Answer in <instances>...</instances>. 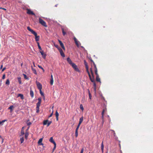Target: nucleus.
I'll use <instances>...</instances> for the list:
<instances>
[{"mask_svg":"<svg viewBox=\"0 0 153 153\" xmlns=\"http://www.w3.org/2000/svg\"><path fill=\"white\" fill-rule=\"evenodd\" d=\"M39 91H40V94H41V95L42 96H44V94L43 93L42 91V89L40 90Z\"/></svg>","mask_w":153,"mask_h":153,"instance_id":"obj_38","label":"nucleus"},{"mask_svg":"<svg viewBox=\"0 0 153 153\" xmlns=\"http://www.w3.org/2000/svg\"><path fill=\"white\" fill-rule=\"evenodd\" d=\"M84 63L85 64V65L86 68L87 70L88 71V74L89 75V77L91 81L94 83V89L95 91V93H96V83L94 81V79L93 78V72L91 70V74L92 75V77L89 73V72L88 71V64L87 63L86 61L85 60H84Z\"/></svg>","mask_w":153,"mask_h":153,"instance_id":"obj_1","label":"nucleus"},{"mask_svg":"<svg viewBox=\"0 0 153 153\" xmlns=\"http://www.w3.org/2000/svg\"><path fill=\"white\" fill-rule=\"evenodd\" d=\"M53 114V112H52V113L49 116V117H51L52 116Z\"/></svg>","mask_w":153,"mask_h":153,"instance_id":"obj_51","label":"nucleus"},{"mask_svg":"<svg viewBox=\"0 0 153 153\" xmlns=\"http://www.w3.org/2000/svg\"><path fill=\"white\" fill-rule=\"evenodd\" d=\"M26 10H27V14L29 15H32L34 16H36L35 14L30 10L29 9H26Z\"/></svg>","mask_w":153,"mask_h":153,"instance_id":"obj_4","label":"nucleus"},{"mask_svg":"<svg viewBox=\"0 0 153 153\" xmlns=\"http://www.w3.org/2000/svg\"><path fill=\"white\" fill-rule=\"evenodd\" d=\"M56 116V119L57 120H58V116H59V113L57 112V111H56L55 113Z\"/></svg>","mask_w":153,"mask_h":153,"instance_id":"obj_22","label":"nucleus"},{"mask_svg":"<svg viewBox=\"0 0 153 153\" xmlns=\"http://www.w3.org/2000/svg\"><path fill=\"white\" fill-rule=\"evenodd\" d=\"M80 124H78L75 130V135L76 137H77L78 136V130L80 126Z\"/></svg>","mask_w":153,"mask_h":153,"instance_id":"obj_7","label":"nucleus"},{"mask_svg":"<svg viewBox=\"0 0 153 153\" xmlns=\"http://www.w3.org/2000/svg\"><path fill=\"white\" fill-rule=\"evenodd\" d=\"M53 79H51L50 84L52 85L53 83Z\"/></svg>","mask_w":153,"mask_h":153,"instance_id":"obj_44","label":"nucleus"},{"mask_svg":"<svg viewBox=\"0 0 153 153\" xmlns=\"http://www.w3.org/2000/svg\"><path fill=\"white\" fill-rule=\"evenodd\" d=\"M38 102L36 104V106H40V104L41 103L42 98L41 97H39L38 98Z\"/></svg>","mask_w":153,"mask_h":153,"instance_id":"obj_12","label":"nucleus"},{"mask_svg":"<svg viewBox=\"0 0 153 153\" xmlns=\"http://www.w3.org/2000/svg\"><path fill=\"white\" fill-rule=\"evenodd\" d=\"M17 97H20L21 98L22 100H23L24 99L23 95L22 94H18Z\"/></svg>","mask_w":153,"mask_h":153,"instance_id":"obj_19","label":"nucleus"},{"mask_svg":"<svg viewBox=\"0 0 153 153\" xmlns=\"http://www.w3.org/2000/svg\"><path fill=\"white\" fill-rule=\"evenodd\" d=\"M38 66L39 68H41V69H42L43 72H44L45 71L44 69L40 65H38Z\"/></svg>","mask_w":153,"mask_h":153,"instance_id":"obj_37","label":"nucleus"},{"mask_svg":"<svg viewBox=\"0 0 153 153\" xmlns=\"http://www.w3.org/2000/svg\"><path fill=\"white\" fill-rule=\"evenodd\" d=\"M36 83L37 85V86L38 89L39 90L42 89V85L41 84V83L39 82H37V81H36Z\"/></svg>","mask_w":153,"mask_h":153,"instance_id":"obj_5","label":"nucleus"},{"mask_svg":"<svg viewBox=\"0 0 153 153\" xmlns=\"http://www.w3.org/2000/svg\"><path fill=\"white\" fill-rule=\"evenodd\" d=\"M80 109L83 111L84 110V108L83 107V106L82 104H81L80 105Z\"/></svg>","mask_w":153,"mask_h":153,"instance_id":"obj_39","label":"nucleus"},{"mask_svg":"<svg viewBox=\"0 0 153 153\" xmlns=\"http://www.w3.org/2000/svg\"><path fill=\"white\" fill-rule=\"evenodd\" d=\"M74 39L76 45L78 47H79V42L77 40V39L75 37H74Z\"/></svg>","mask_w":153,"mask_h":153,"instance_id":"obj_11","label":"nucleus"},{"mask_svg":"<svg viewBox=\"0 0 153 153\" xmlns=\"http://www.w3.org/2000/svg\"><path fill=\"white\" fill-rule=\"evenodd\" d=\"M49 141L51 143H53V144L56 143L54 141L52 137L50 138L49 140Z\"/></svg>","mask_w":153,"mask_h":153,"instance_id":"obj_18","label":"nucleus"},{"mask_svg":"<svg viewBox=\"0 0 153 153\" xmlns=\"http://www.w3.org/2000/svg\"><path fill=\"white\" fill-rule=\"evenodd\" d=\"M71 65L75 71L79 72V70L78 68L77 65L73 63Z\"/></svg>","mask_w":153,"mask_h":153,"instance_id":"obj_3","label":"nucleus"},{"mask_svg":"<svg viewBox=\"0 0 153 153\" xmlns=\"http://www.w3.org/2000/svg\"><path fill=\"white\" fill-rule=\"evenodd\" d=\"M54 147H53V152L54 150L56 149V143L54 144Z\"/></svg>","mask_w":153,"mask_h":153,"instance_id":"obj_46","label":"nucleus"},{"mask_svg":"<svg viewBox=\"0 0 153 153\" xmlns=\"http://www.w3.org/2000/svg\"><path fill=\"white\" fill-rule=\"evenodd\" d=\"M55 46L58 49L59 48H60V47H59L58 45H55Z\"/></svg>","mask_w":153,"mask_h":153,"instance_id":"obj_52","label":"nucleus"},{"mask_svg":"<svg viewBox=\"0 0 153 153\" xmlns=\"http://www.w3.org/2000/svg\"><path fill=\"white\" fill-rule=\"evenodd\" d=\"M3 68V65H2L1 66V67H0V69H1L2 68Z\"/></svg>","mask_w":153,"mask_h":153,"instance_id":"obj_55","label":"nucleus"},{"mask_svg":"<svg viewBox=\"0 0 153 153\" xmlns=\"http://www.w3.org/2000/svg\"><path fill=\"white\" fill-rule=\"evenodd\" d=\"M53 106L52 107V108L53 109Z\"/></svg>","mask_w":153,"mask_h":153,"instance_id":"obj_60","label":"nucleus"},{"mask_svg":"<svg viewBox=\"0 0 153 153\" xmlns=\"http://www.w3.org/2000/svg\"><path fill=\"white\" fill-rule=\"evenodd\" d=\"M67 61L68 62V63L71 65L73 63V62H72V61L70 59V58L69 57H68L67 58Z\"/></svg>","mask_w":153,"mask_h":153,"instance_id":"obj_17","label":"nucleus"},{"mask_svg":"<svg viewBox=\"0 0 153 153\" xmlns=\"http://www.w3.org/2000/svg\"><path fill=\"white\" fill-rule=\"evenodd\" d=\"M20 140L21 141V143H23L24 141V138L23 137H22L20 138Z\"/></svg>","mask_w":153,"mask_h":153,"instance_id":"obj_31","label":"nucleus"},{"mask_svg":"<svg viewBox=\"0 0 153 153\" xmlns=\"http://www.w3.org/2000/svg\"><path fill=\"white\" fill-rule=\"evenodd\" d=\"M28 134L27 133H26L25 134V138L26 140L27 139V137H28Z\"/></svg>","mask_w":153,"mask_h":153,"instance_id":"obj_40","label":"nucleus"},{"mask_svg":"<svg viewBox=\"0 0 153 153\" xmlns=\"http://www.w3.org/2000/svg\"><path fill=\"white\" fill-rule=\"evenodd\" d=\"M27 29L30 32H31L32 34H33L34 33H35L36 32L34 31L32 29L30 28L28 26L27 27Z\"/></svg>","mask_w":153,"mask_h":153,"instance_id":"obj_15","label":"nucleus"},{"mask_svg":"<svg viewBox=\"0 0 153 153\" xmlns=\"http://www.w3.org/2000/svg\"><path fill=\"white\" fill-rule=\"evenodd\" d=\"M37 45H38V48L40 50V51L42 50V49L41 48V46H40V45H39V43L38 42H37Z\"/></svg>","mask_w":153,"mask_h":153,"instance_id":"obj_32","label":"nucleus"},{"mask_svg":"<svg viewBox=\"0 0 153 153\" xmlns=\"http://www.w3.org/2000/svg\"><path fill=\"white\" fill-rule=\"evenodd\" d=\"M30 95L31 97L32 98H33V97L34 94H33V91H32V90H31V89H30Z\"/></svg>","mask_w":153,"mask_h":153,"instance_id":"obj_20","label":"nucleus"},{"mask_svg":"<svg viewBox=\"0 0 153 153\" xmlns=\"http://www.w3.org/2000/svg\"><path fill=\"white\" fill-rule=\"evenodd\" d=\"M100 94V96H102V94ZM102 97V98H103V99H104V97Z\"/></svg>","mask_w":153,"mask_h":153,"instance_id":"obj_56","label":"nucleus"},{"mask_svg":"<svg viewBox=\"0 0 153 153\" xmlns=\"http://www.w3.org/2000/svg\"><path fill=\"white\" fill-rule=\"evenodd\" d=\"M88 94H89V98L90 99H91V93H90V90L89 89H88Z\"/></svg>","mask_w":153,"mask_h":153,"instance_id":"obj_27","label":"nucleus"},{"mask_svg":"<svg viewBox=\"0 0 153 153\" xmlns=\"http://www.w3.org/2000/svg\"><path fill=\"white\" fill-rule=\"evenodd\" d=\"M5 84L6 85H9L10 81H9V79H7V80Z\"/></svg>","mask_w":153,"mask_h":153,"instance_id":"obj_33","label":"nucleus"},{"mask_svg":"<svg viewBox=\"0 0 153 153\" xmlns=\"http://www.w3.org/2000/svg\"><path fill=\"white\" fill-rule=\"evenodd\" d=\"M5 74H4L2 76V79H4L5 78Z\"/></svg>","mask_w":153,"mask_h":153,"instance_id":"obj_47","label":"nucleus"},{"mask_svg":"<svg viewBox=\"0 0 153 153\" xmlns=\"http://www.w3.org/2000/svg\"><path fill=\"white\" fill-rule=\"evenodd\" d=\"M104 148V146L103 144V142H102V144H101V149L102 151H103Z\"/></svg>","mask_w":153,"mask_h":153,"instance_id":"obj_42","label":"nucleus"},{"mask_svg":"<svg viewBox=\"0 0 153 153\" xmlns=\"http://www.w3.org/2000/svg\"><path fill=\"white\" fill-rule=\"evenodd\" d=\"M0 9H2L3 10H6V9L5 8H2V7H0Z\"/></svg>","mask_w":153,"mask_h":153,"instance_id":"obj_49","label":"nucleus"},{"mask_svg":"<svg viewBox=\"0 0 153 153\" xmlns=\"http://www.w3.org/2000/svg\"><path fill=\"white\" fill-rule=\"evenodd\" d=\"M31 68H32V70L33 73L36 74H37V72H36V70L35 69L33 68L32 66H31Z\"/></svg>","mask_w":153,"mask_h":153,"instance_id":"obj_26","label":"nucleus"},{"mask_svg":"<svg viewBox=\"0 0 153 153\" xmlns=\"http://www.w3.org/2000/svg\"><path fill=\"white\" fill-rule=\"evenodd\" d=\"M48 120H45L44 121L43 123V125H46L47 124V123H48Z\"/></svg>","mask_w":153,"mask_h":153,"instance_id":"obj_34","label":"nucleus"},{"mask_svg":"<svg viewBox=\"0 0 153 153\" xmlns=\"http://www.w3.org/2000/svg\"><path fill=\"white\" fill-rule=\"evenodd\" d=\"M33 64L34 66V67H35V65L34 63V62H33Z\"/></svg>","mask_w":153,"mask_h":153,"instance_id":"obj_58","label":"nucleus"},{"mask_svg":"<svg viewBox=\"0 0 153 153\" xmlns=\"http://www.w3.org/2000/svg\"><path fill=\"white\" fill-rule=\"evenodd\" d=\"M43 140V138H40L38 141V143L39 145H43V144L42 143V142Z\"/></svg>","mask_w":153,"mask_h":153,"instance_id":"obj_16","label":"nucleus"},{"mask_svg":"<svg viewBox=\"0 0 153 153\" xmlns=\"http://www.w3.org/2000/svg\"><path fill=\"white\" fill-rule=\"evenodd\" d=\"M62 34L64 36H65L66 34V32L68 30V29L66 28H62Z\"/></svg>","mask_w":153,"mask_h":153,"instance_id":"obj_6","label":"nucleus"},{"mask_svg":"<svg viewBox=\"0 0 153 153\" xmlns=\"http://www.w3.org/2000/svg\"><path fill=\"white\" fill-rule=\"evenodd\" d=\"M18 80L20 84L22 83V81L21 80V78L20 77H19L18 78Z\"/></svg>","mask_w":153,"mask_h":153,"instance_id":"obj_28","label":"nucleus"},{"mask_svg":"<svg viewBox=\"0 0 153 153\" xmlns=\"http://www.w3.org/2000/svg\"><path fill=\"white\" fill-rule=\"evenodd\" d=\"M51 121H49L47 123V126H48L51 123Z\"/></svg>","mask_w":153,"mask_h":153,"instance_id":"obj_45","label":"nucleus"},{"mask_svg":"<svg viewBox=\"0 0 153 153\" xmlns=\"http://www.w3.org/2000/svg\"><path fill=\"white\" fill-rule=\"evenodd\" d=\"M39 107L40 106H36V112L37 113H39Z\"/></svg>","mask_w":153,"mask_h":153,"instance_id":"obj_30","label":"nucleus"},{"mask_svg":"<svg viewBox=\"0 0 153 153\" xmlns=\"http://www.w3.org/2000/svg\"><path fill=\"white\" fill-rule=\"evenodd\" d=\"M83 151H84V149L83 148H82L81 149L80 153H83Z\"/></svg>","mask_w":153,"mask_h":153,"instance_id":"obj_48","label":"nucleus"},{"mask_svg":"<svg viewBox=\"0 0 153 153\" xmlns=\"http://www.w3.org/2000/svg\"><path fill=\"white\" fill-rule=\"evenodd\" d=\"M22 65H23V63H22L21 64V66H22Z\"/></svg>","mask_w":153,"mask_h":153,"instance_id":"obj_59","label":"nucleus"},{"mask_svg":"<svg viewBox=\"0 0 153 153\" xmlns=\"http://www.w3.org/2000/svg\"><path fill=\"white\" fill-rule=\"evenodd\" d=\"M58 50L60 53L62 57H65V55L62 49L60 48H59Z\"/></svg>","mask_w":153,"mask_h":153,"instance_id":"obj_8","label":"nucleus"},{"mask_svg":"<svg viewBox=\"0 0 153 153\" xmlns=\"http://www.w3.org/2000/svg\"><path fill=\"white\" fill-rule=\"evenodd\" d=\"M27 125H28V126H30V125L31 124V122H30L29 121V120H28L27 121Z\"/></svg>","mask_w":153,"mask_h":153,"instance_id":"obj_41","label":"nucleus"},{"mask_svg":"<svg viewBox=\"0 0 153 153\" xmlns=\"http://www.w3.org/2000/svg\"><path fill=\"white\" fill-rule=\"evenodd\" d=\"M59 42L62 48L65 50V48L63 43H62V41L60 40H59Z\"/></svg>","mask_w":153,"mask_h":153,"instance_id":"obj_14","label":"nucleus"},{"mask_svg":"<svg viewBox=\"0 0 153 153\" xmlns=\"http://www.w3.org/2000/svg\"><path fill=\"white\" fill-rule=\"evenodd\" d=\"M42 96V97H43V100H45V96L44 95V96Z\"/></svg>","mask_w":153,"mask_h":153,"instance_id":"obj_54","label":"nucleus"},{"mask_svg":"<svg viewBox=\"0 0 153 153\" xmlns=\"http://www.w3.org/2000/svg\"><path fill=\"white\" fill-rule=\"evenodd\" d=\"M7 120H3L1 121H0V125L2 123H3L4 122H5V121H6Z\"/></svg>","mask_w":153,"mask_h":153,"instance_id":"obj_43","label":"nucleus"},{"mask_svg":"<svg viewBox=\"0 0 153 153\" xmlns=\"http://www.w3.org/2000/svg\"><path fill=\"white\" fill-rule=\"evenodd\" d=\"M6 69V68L5 67H4V68H3V69H2V71H4V70H5Z\"/></svg>","mask_w":153,"mask_h":153,"instance_id":"obj_50","label":"nucleus"},{"mask_svg":"<svg viewBox=\"0 0 153 153\" xmlns=\"http://www.w3.org/2000/svg\"><path fill=\"white\" fill-rule=\"evenodd\" d=\"M39 23L45 27H47L46 22L41 18H39Z\"/></svg>","mask_w":153,"mask_h":153,"instance_id":"obj_2","label":"nucleus"},{"mask_svg":"<svg viewBox=\"0 0 153 153\" xmlns=\"http://www.w3.org/2000/svg\"><path fill=\"white\" fill-rule=\"evenodd\" d=\"M107 153H108L107 152Z\"/></svg>","mask_w":153,"mask_h":153,"instance_id":"obj_61","label":"nucleus"},{"mask_svg":"<svg viewBox=\"0 0 153 153\" xmlns=\"http://www.w3.org/2000/svg\"><path fill=\"white\" fill-rule=\"evenodd\" d=\"M24 127H23L22 128V130H21V136H22L23 135V134H24V130H23V129H24Z\"/></svg>","mask_w":153,"mask_h":153,"instance_id":"obj_25","label":"nucleus"},{"mask_svg":"<svg viewBox=\"0 0 153 153\" xmlns=\"http://www.w3.org/2000/svg\"><path fill=\"white\" fill-rule=\"evenodd\" d=\"M90 59V60L91 61V62H92V63H93V64L94 65V72L95 73H96V65H95L94 62L91 59Z\"/></svg>","mask_w":153,"mask_h":153,"instance_id":"obj_23","label":"nucleus"},{"mask_svg":"<svg viewBox=\"0 0 153 153\" xmlns=\"http://www.w3.org/2000/svg\"><path fill=\"white\" fill-rule=\"evenodd\" d=\"M0 138H1L2 139V142H3V141L4 140V139H3L2 138V137H1V136L0 135Z\"/></svg>","mask_w":153,"mask_h":153,"instance_id":"obj_57","label":"nucleus"},{"mask_svg":"<svg viewBox=\"0 0 153 153\" xmlns=\"http://www.w3.org/2000/svg\"><path fill=\"white\" fill-rule=\"evenodd\" d=\"M40 53H41L42 56V57L44 59H45L46 58V54H44L43 51L42 50L40 51Z\"/></svg>","mask_w":153,"mask_h":153,"instance_id":"obj_9","label":"nucleus"},{"mask_svg":"<svg viewBox=\"0 0 153 153\" xmlns=\"http://www.w3.org/2000/svg\"><path fill=\"white\" fill-rule=\"evenodd\" d=\"M83 120V117H82L80 118L79 122V123L81 124V123L82 122Z\"/></svg>","mask_w":153,"mask_h":153,"instance_id":"obj_24","label":"nucleus"},{"mask_svg":"<svg viewBox=\"0 0 153 153\" xmlns=\"http://www.w3.org/2000/svg\"><path fill=\"white\" fill-rule=\"evenodd\" d=\"M51 79H53V75H51Z\"/></svg>","mask_w":153,"mask_h":153,"instance_id":"obj_53","label":"nucleus"},{"mask_svg":"<svg viewBox=\"0 0 153 153\" xmlns=\"http://www.w3.org/2000/svg\"><path fill=\"white\" fill-rule=\"evenodd\" d=\"M14 107L13 105H11L9 108L8 109L10 110V112H12V109Z\"/></svg>","mask_w":153,"mask_h":153,"instance_id":"obj_29","label":"nucleus"},{"mask_svg":"<svg viewBox=\"0 0 153 153\" xmlns=\"http://www.w3.org/2000/svg\"><path fill=\"white\" fill-rule=\"evenodd\" d=\"M96 81L99 82L100 83H101V82L100 81V78L99 77V75L97 74V71L96 70Z\"/></svg>","mask_w":153,"mask_h":153,"instance_id":"obj_13","label":"nucleus"},{"mask_svg":"<svg viewBox=\"0 0 153 153\" xmlns=\"http://www.w3.org/2000/svg\"><path fill=\"white\" fill-rule=\"evenodd\" d=\"M104 112H105V110L104 109H103L102 112V125H103V115H104Z\"/></svg>","mask_w":153,"mask_h":153,"instance_id":"obj_21","label":"nucleus"},{"mask_svg":"<svg viewBox=\"0 0 153 153\" xmlns=\"http://www.w3.org/2000/svg\"><path fill=\"white\" fill-rule=\"evenodd\" d=\"M111 131H112V133H113V134L114 135V137H115L116 136V135L115 131L114 130H111Z\"/></svg>","mask_w":153,"mask_h":153,"instance_id":"obj_36","label":"nucleus"},{"mask_svg":"<svg viewBox=\"0 0 153 153\" xmlns=\"http://www.w3.org/2000/svg\"><path fill=\"white\" fill-rule=\"evenodd\" d=\"M35 36V40L37 42L39 41V36H37V33L35 32L33 34Z\"/></svg>","mask_w":153,"mask_h":153,"instance_id":"obj_10","label":"nucleus"},{"mask_svg":"<svg viewBox=\"0 0 153 153\" xmlns=\"http://www.w3.org/2000/svg\"><path fill=\"white\" fill-rule=\"evenodd\" d=\"M89 153H90V152Z\"/></svg>","mask_w":153,"mask_h":153,"instance_id":"obj_62","label":"nucleus"},{"mask_svg":"<svg viewBox=\"0 0 153 153\" xmlns=\"http://www.w3.org/2000/svg\"><path fill=\"white\" fill-rule=\"evenodd\" d=\"M23 75L24 76V78L25 79H29L28 78L27 76V75L26 74H23Z\"/></svg>","mask_w":153,"mask_h":153,"instance_id":"obj_35","label":"nucleus"}]
</instances>
